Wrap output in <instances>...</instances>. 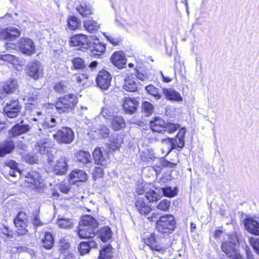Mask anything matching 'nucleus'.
<instances>
[{
    "label": "nucleus",
    "instance_id": "1",
    "mask_svg": "<svg viewBox=\"0 0 259 259\" xmlns=\"http://www.w3.org/2000/svg\"><path fill=\"white\" fill-rule=\"evenodd\" d=\"M5 177L11 182H14V179L18 176L22 179L25 178V181L34 185V188H38L41 183V179L39 174L35 171L30 172H22L18 167V164L14 160H10L5 163L4 166Z\"/></svg>",
    "mask_w": 259,
    "mask_h": 259
},
{
    "label": "nucleus",
    "instance_id": "2",
    "mask_svg": "<svg viewBox=\"0 0 259 259\" xmlns=\"http://www.w3.org/2000/svg\"><path fill=\"white\" fill-rule=\"evenodd\" d=\"M99 223L92 215L81 218L78 230V236L82 239L93 238L98 231Z\"/></svg>",
    "mask_w": 259,
    "mask_h": 259
},
{
    "label": "nucleus",
    "instance_id": "3",
    "mask_svg": "<svg viewBox=\"0 0 259 259\" xmlns=\"http://www.w3.org/2000/svg\"><path fill=\"white\" fill-rule=\"evenodd\" d=\"M150 126L153 131L162 134L166 133L172 134L180 127L178 124L166 122L159 118H155L151 120L150 122Z\"/></svg>",
    "mask_w": 259,
    "mask_h": 259
},
{
    "label": "nucleus",
    "instance_id": "4",
    "mask_svg": "<svg viewBox=\"0 0 259 259\" xmlns=\"http://www.w3.org/2000/svg\"><path fill=\"white\" fill-rule=\"evenodd\" d=\"M78 102L76 96L73 94L66 95L60 98L56 102L55 107L59 113L71 112L74 109Z\"/></svg>",
    "mask_w": 259,
    "mask_h": 259
},
{
    "label": "nucleus",
    "instance_id": "5",
    "mask_svg": "<svg viewBox=\"0 0 259 259\" xmlns=\"http://www.w3.org/2000/svg\"><path fill=\"white\" fill-rule=\"evenodd\" d=\"M176 221L172 215L160 217L156 222V228L158 232L162 234L171 233L175 228Z\"/></svg>",
    "mask_w": 259,
    "mask_h": 259
},
{
    "label": "nucleus",
    "instance_id": "6",
    "mask_svg": "<svg viewBox=\"0 0 259 259\" xmlns=\"http://www.w3.org/2000/svg\"><path fill=\"white\" fill-rule=\"evenodd\" d=\"M227 240L224 241L222 243L221 248L228 257L233 256L235 253L237 252L236 248L237 243L240 242V236L236 233L226 235Z\"/></svg>",
    "mask_w": 259,
    "mask_h": 259
},
{
    "label": "nucleus",
    "instance_id": "7",
    "mask_svg": "<svg viewBox=\"0 0 259 259\" xmlns=\"http://www.w3.org/2000/svg\"><path fill=\"white\" fill-rule=\"evenodd\" d=\"M92 36H87L82 34H76L71 37L70 44L71 46L78 47L79 50H86L90 48Z\"/></svg>",
    "mask_w": 259,
    "mask_h": 259
},
{
    "label": "nucleus",
    "instance_id": "8",
    "mask_svg": "<svg viewBox=\"0 0 259 259\" xmlns=\"http://www.w3.org/2000/svg\"><path fill=\"white\" fill-rule=\"evenodd\" d=\"M53 137L59 143L70 144L74 140V134L71 128L65 127L59 130Z\"/></svg>",
    "mask_w": 259,
    "mask_h": 259
},
{
    "label": "nucleus",
    "instance_id": "9",
    "mask_svg": "<svg viewBox=\"0 0 259 259\" xmlns=\"http://www.w3.org/2000/svg\"><path fill=\"white\" fill-rule=\"evenodd\" d=\"M21 106L18 99H11L4 107V111L6 115L9 118H14L20 112Z\"/></svg>",
    "mask_w": 259,
    "mask_h": 259
},
{
    "label": "nucleus",
    "instance_id": "10",
    "mask_svg": "<svg viewBox=\"0 0 259 259\" xmlns=\"http://www.w3.org/2000/svg\"><path fill=\"white\" fill-rule=\"evenodd\" d=\"M26 71L29 77L35 80L43 76V67L39 61H33L28 64Z\"/></svg>",
    "mask_w": 259,
    "mask_h": 259
},
{
    "label": "nucleus",
    "instance_id": "11",
    "mask_svg": "<svg viewBox=\"0 0 259 259\" xmlns=\"http://www.w3.org/2000/svg\"><path fill=\"white\" fill-rule=\"evenodd\" d=\"M27 217L26 214L23 212H20L14 220V224L17 228L16 231L19 235H25L27 232Z\"/></svg>",
    "mask_w": 259,
    "mask_h": 259
},
{
    "label": "nucleus",
    "instance_id": "12",
    "mask_svg": "<svg viewBox=\"0 0 259 259\" xmlns=\"http://www.w3.org/2000/svg\"><path fill=\"white\" fill-rule=\"evenodd\" d=\"M161 143L163 146L166 147V153L168 154L172 149L176 147L182 148L185 145L184 139L176 136V139H162Z\"/></svg>",
    "mask_w": 259,
    "mask_h": 259
},
{
    "label": "nucleus",
    "instance_id": "13",
    "mask_svg": "<svg viewBox=\"0 0 259 259\" xmlns=\"http://www.w3.org/2000/svg\"><path fill=\"white\" fill-rule=\"evenodd\" d=\"M90 46L89 49L90 50L92 56L96 57L102 55L105 51L106 46L105 44L101 42L99 39L95 36L91 37Z\"/></svg>",
    "mask_w": 259,
    "mask_h": 259
},
{
    "label": "nucleus",
    "instance_id": "14",
    "mask_svg": "<svg viewBox=\"0 0 259 259\" xmlns=\"http://www.w3.org/2000/svg\"><path fill=\"white\" fill-rule=\"evenodd\" d=\"M111 76L106 70L100 71L96 78L97 84L100 89L104 90H107L110 86Z\"/></svg>",
    "mask_w": 259,
    "mask_h": 259
},
{
    "label": "nucleus",
    "instance_id": "15",
    "mask_svg": "<svg viewBox=\"0 0 259 259\" xmlns=\"http://www.w3.org/2000/svg\"><path fill=\"white\" fill-rule=\"evenodd\" d=\"M20 51L27 56H31L34 53L35 46L33 41L28 38H22L19 41Z\"/></svg>",
    "mask_w": 259,
    "mask_h": 259
},
{
    "label": "nucleus",
    "instance_id": "16",
    "mask_svg": "<svg viewBox=\"0 0 259 259\" xmlns=\"http://www.w3.org/2000/svg\"><path fill=\"white\" fill-rule=\"evenodd\" d=\"M20 34L19 30L14 27L9 26L6 29H0V39L12 41Z\"/></svg>",
    "mask_w": 259,
    "mask_h": 259
},
{
    "label": "nucleus",
    "instance_id": "17",
    "mask_svg": "<svg viewBox=\"0 0 259 259\" xmlns=\"http://www.w3.org/2000/svg\"><path fill=\"white\" fill-rule=\"evenodd\" d=\"M139 106V102L134 98L125 97L122 104L123 110L127 114L134 113Z\"/></svg>",
    "mask_w": 259,
    "mask_h": 259
},
{
    "label": "nucleus",
    "instance_id": "18",
    "mask_svg": "<svg viewBox=\"0 0 259 259\" xmlns=\"http://www.w3.org/2000/svg\"><path fill=\"white\" fill-rule=\"evenodd\" d=\"M67 159L65 157H61L57 161L53 166V170L56 175H63L68 169Z\"/></svg>",
    "mask_w": 259,
    "mask_h": 259
},
{
    "label": "nucleus",
    "instance_id": "19",
    "mask_svg": "<svg viewBox=\"0 0 259 259\" xmlns=\"http://www.w3.org/2000/svg\"><path fill=\"white\" fill-rule=\"evenodd\" d=\"M111 60L112 64L119 69L124 68L126 59L122 51L115 52L112 56Z\"/></svg>",
    "mask_w": 259,
    "mask_h": 259
},
{
    "label": "nucleus",
    "instance_id": "20",
    "mask_svg": "<svg viewBox=\"0 0 259 259\" xmlns=\"http://www.w3.org/2000/svg\"><path fill=\"white\" fill-rule=\"evenodd\" d=\"M15 148L14 142L11 139L6 140L0 143V157H4L11 153Z\"/></svg>",
    "mask_w": 259,
    "mask_h": 259
},
{
    "label": "nucleus",
    "instance_id": "21",
    "mask_svg": "<svg viewBox=\"0 0 259 259\" xmlns=\"http://www.w3.org/2000/svg\"><path fill=\"white\" fill-rule=\"evenodd\" d=\"M71 184H76L77 182H85L87 179V174L82 170H74L69 175Z\"/></svg>",
    "mask_w": 259,
    "mask_h": 259
},
{
    "label": "nucleus",
    "instance_id": "22",
    "mask_svg": "<svg viewBox=\"0 0 259 259\" xmlns=\"http://www.w3.org/2000/svg\"><path fill=\"white\" fill-rule=\"evenodd\" d=\"M145 196L149 202H156L160 199L162 196L161 188H155L152 186V188H149L146 192Z\"/></svg>",
    "mask_w": 259,
    "mask_h": 259
},
{
    "label": "nucleus",
    "instance_id": "23",
    "mask_svg": "<svg viewBox=\"0 0 259 259\" xmlns=\"http://www.w3.org/2000/svg\"><path fill=\"white\" fill-rule=\"evenodd\" d=\"M245 229L252 234L259 235V223L253 219L248 218L244 221Z\"/></svg>",
    "mask_w": 259,
    "mask_h": 259
},
{
    "label": "nucleus",
    "instance_id": "24",
    "mask_svg": "<svg viewBox=\"0 0 259 259\" xmlns=\"http://www.w3.org/2000/svg\"><path fill=\"white\" fill-rule=\"evenodd\" d=\"M34 149L41 154L50 153L52 154L51 144L47 139L38 141L37 144L35 145Z\"/></svg>",
    "mask_w": 259,
    "mask_h": 259
},
{
    "label": "nucleus",
    "instance_id": "25",
    "mask_svg": "<svg viewBox=\"0 0 259 259\" xmlns=\"http://www.w3.org/2000/svg\"><path fill=\"white\" fill-rule=\"evenodd\" d=\"M75 157L78 162L83 166L89 167L92 163V157L90 153L85 151H80L75 154Z\"/></svg>",
    "mask_w": 259,
    "mask_h": 259
},
{
    "label": "nucleus",
    "instance_id": "26",
    "mask_svg": "<svg viewBox=\"0 0 259 259\" xmlns=\"http://www.w3.org/2000/svg\"><path fill=\"white\" fill-rule=\"evenodd\" d=\"M93 155L96 164L103 166L107 165L108 162L107 155L106 154L105 155L103 154L101 148H96L94 150Z\"/></svg>",
    "mask_w": 259,
    "mask_h": 259
},
{
    "label": "nucleus",
    "instance_id": "27",
    "mask_svg": "<svg viewBox=\"0 0 259 259\" xmlns=\"http://www.w3.org/2000/svg\"><path fill=\"white\" fill-rule=\"evenodd\" d=\"M163 94L165 95V98L168 100L177 102L183 100L180 94L173 89H163Z\"/></svg>",
    "mask_w": 259,
    "mask_h": 259
},
{
    "label": "nucleus",
    "instance_id": "28",
    "mask_svg": "<svg viewBox=\"0 0 259 259\" xmlns=\"http://www.w3.org/2000/svg\"><path fill=\"white\" fill-rule=\"evenodd\" d=\"M136 209L141 214L147 215L152 210L151 208L144 201L143 199L139 198L136 201Z\"/></svg>",
    "mask_w": 259,
    "mask_h": 259
},
{
    "label": "nucleus",
    "instance_id": "29",
    "mask_svg": "<svg viewBox=\"0 0 259 259\" xmlns=\"http://www.w3.org/2000/svg\"><path fill=\"white\" fill-rule=\"evenodd\" d=\"M30 127L28 124L19 125L18 124L14 125L9 132V134L15 137L24 134L28 132Z\"/></svg>",
    "mask_w": 259,
    "mask_h": 259
},
{
    "label": "nucleus",
    "instance_id": "30",
    "mask_svg": "<svg viewBox=\"0 0 259 259\" xmlns=\"http://www.w3.org/2000/svg\"><path fill=\"white\" fill-rule=\"evenodd\" d=\"M30 91H33L27 93L23 97V100L27 104L33 105L35 103L39 101V95L38 93L34 89H31Z\"/></svg>",
    "mask_w": 259,
    "mask_h": 259
},
{
    "label": "nucleus",
    "instance_id": "31",
    "mask_svg": "<svg viewBox=\"0 0 259 259\" xmlns=\"http://www.w3.org/2000/svg\"><path fill=\"white\" fill-rule=\"evenodd\" d=\"M54 243V239L52 234L49 232H45L41 239V244L42 246L46 249H51Z\"/></svg>",
    "mask_w": 259,
    "mask_h": 259
},
{
    "label": "nucleus",
    "instance_id": "32",
    "mask_svg": "<svg viewBox=\"0 0 259 259\" xmlns=\"http://www.w3.org/2000/svg\"><path fill=\"white\" fill-rule=\"evenodd\" d=\"M96 246L97 243L94 240L88 242L83 241L80 243L78 249L80 254L83 255L89 253L92 248H95Z\"/></svg>",
    "mask_w": 259,
    "mask_h": 259
},
{
    "label": "nucleus",
    "instance_id": "33",
    "mask_svg": "<svg viewBox=\"0 0 259 259\" xmlns=\"http://www.w3.org/2000/svg\"><path fill=\"white\" fill-rule=\"evenodd\" d=\"M137 82L135 78H131L129 76L124 79L123 89L128 92H133L137 90Z\"/></svg>",
    "mask_w": 259,
    "mask_h": 259
},
{
    "label": "nucleus",
    "instance_id": "34",
    "mask_svg": "<svg viewBox=\"0 0 259 259\" xmlns=\"http://www.w3.org/2000/svg\"><path fill=\"white\" fill-rule=\"evenodd\" d=\"M56 224L61 228L68 229L73 227L74 221L71 219L61 218L57 219Z\"/></svg>",
    "mask_w": 259,
    "mask_h": 259
},
{
    "label": "nucleus",
    "instance_id": "35",
    "mask_svg": "<svg viewBox=\"0 0 259 259\" xmlns=\"http://www.w3.org/2000/svg\"><path fill=\"white\" fill-rule=\"evenodd\" d=\"M112 236V232L109 227L102 228L99 232V237L103 242L110 240Z\"/></svg>",
    "mask_w": 259,
    "mask_h": 259
},
{
    "label": "nucleus",
    "instance_id": "36",
    "mask_svg": "<svg viewBox=\"0 0 259 259\" xmlns=\"http://www.w3.org/2000/svg\"><path fill=\"white\" fill-rule=\"evenodd\" d=\"M113 256V248L110 245H107L100 250L99 258L100 259H111Z\"/></svg>",
    "mask_w": 259,
    "mask_h": 259
},
{
    "label": "nucleus",
    "instance_id": "37",
    "mask_svg": "<svg viewBox=\"0 0 259 259\" xmlns=\"http://www.w3.org/2000/svg\"><path fill=\"white\" fill-rule=\"evenodd\" d=\"M61 119L60 117L52 115L47 117L45 121L44 126L47 127H54L60 124Z\"/></svg>",
    "mask_w": 259,
    "mask_h": 259
},
{
    "label": "nucleus",
    "instance_id": "38",
    "mask_svg": "<svg viewBox=\"0 0 259 259\" xmlns=\"http://www.w3.org/2000/svg\"><path fill=\"white\" fill-rule=\"evenodd\" d=\"M111 120L112 127L114 130H119L124 127L125 125V122L123 117L121 116L114 115Z\"/></svg>",
    "mask_w": 259,
    "mask_h": 259
},
{
    "label": "nucleus",
    "instance_id": "39",
    "mask_svg": "<svg viewBox=\"0 0 259 259\" xmlns=\"http://www.w3.org/2000/svg\"><path fill=\"white\" fill-rule=\"evenodd\" d=\"M76 10L83 17H87L92 14V8L89 5L82 3L76 7Z\"/></svg>",
    "mask_w": 259,
    "mask_h": 259
},
{
    "label": "nucleus",
    "instance_id": "40",
    "mask_svg": "<svg viewBox=\"0 0 259 259\" xmlns=\"http://www.w3.org/2000/svg\"><path fill=\"white\" fill-rule=\"evenodd\" d=\"M84 27L90 32H94L99 28L98 23L93 20H88L84 22Z\"/></svg>",
    "mask_w": 259,
    "mask_h": 259
},
{
    "label": "nucleus",
    "instance_id": "41",
    "mask_svg": "<svg viewBox=\"0 0 259 259\" xmlns=\"http://www.w3.org/2000/svg\"><path fill=\"white\" fill-rule=\"evenodd\" d=\"M154 110L153 105L149 102L144 101L142 106V111L145 116H148L152 114Z\"/></svg>",
    "mask_w": 259,
    "mask_h": 259
},
{
    "label": "nucleus",
    "instance_id": "42",
    "mask_svg": "<svg viewBox=\"0 0 259 259\" xmlns=\"http://www.w3.org/2000/svg\"><path fill=\"white\" fill-rule=\"evenodd\" d=\"M68 27L72 30H74L80 26V22L77 18L75 16H70L67 20Z\"/></svg>",
    "mask_w": 259,
    "mask_h": 259
},
{
    "label": "nucleus",
    "instance_id": "43",
    "mask_svg": "<svg viewBox=\"0 0 259 259\" xmlns=\"http://www.w3.org/2000/svg\"><path fill=\"white\" fill-rule=\"evenodd\" d=\"M147 92L152 95L157 100L161 98L162 96L159 93L158 89L154 85L150 84L147 85L146 88Z\"/></svg>",
    "mask_w": 259,
    "mask_h": 259
},
{
    "label": "nucleus",
    "instance_id": "44",
    "mask_svg": "<svg viewBox=\"0 0 259 259\" xmlns=\"http://www.w3.org/2000/svg\"><path fill=\"white\" fill-rule=\"evenodd\" d=\"M111 143L109 144V149L113 151L119 149L120 146L123 143V140L120 137H117L113 138L110 140Z\"/></svg>",
    "mask_w": 259,
    "mask_h": 259
},
{
    "label": "nucleus",
    "instance_id": "45",
    "mask_svg": "<svg viewBox=\"0 0 259 259\" xmlns=\"http://www.w3.org/2000/svg\"><path fill=\"white\" fill-rule=\"evenodd\" d=\"M161 190L162 194L166 197H173L177 194L176 188L172 189L170 187H166L161 189Z\"/></svg>",
    "mask_w": 259,
    "mask_h": 259
},
{
    "label": "nucleus",
    "instance_id": "46",
    "mask_svg": "<svg viewBox=\"0 0 259 259\" xmlns=\"http://www.w3.org/2000/svg\"><path fill=\"white\" fill-rule=\"evenodd\" d=\"M101 115L105 118L109 120L112 119V117L114 116L112 109L110 107L107 106L104 107L102 108Z\"/></svg>",
    "mask_w": 259,
    "mask_h": 259
},
{
    "label": "nucleus",
    "instance_id": "47",
    "mask_svg": "<svg viewBox=\"0 0 259 259\" xmlns=\"http://www.w3.org/2000/svg\"><path fill=\"white\" fill-rule=\"evenodd\" d=\"M54 88L55 91L58 93H65L68 91V85L66 81H61L56 84Z\"/></svg>",
    "mask_w": 259,
    "mask_h": 259
},
{
    "label": "nucleus",
    "instance_id": "48",
    "mask_svg": "<svg viewBox=\"0 0 259 259\" xmlns=\"http://www.w3.org/2000/svg\"><path fill=\"white\" fill-rule=\"evenodd\" d=\"M0 60L11 63L13 65H16L18 62L17 58L10 54L0 55Z\"/></svg>",
    "mask_w": 259,
    "mask_h": 259
},
{
    "label": "nucleus",
    "instance_id": "49",
    "mask_svg": "<svg viewBox=\"0 0 259 259\" xmlns=\"http://www.w3.org/2000/svg\"><path fill=\"white\" fill-rule=\"evenodd\" d=\"M17 87V85L15 83V81L13 80L12 81L10 82L9 83H7L4 85L3 91L5 94L13 93L15 91Z\"/></svg>",
    "mask_w": 259,
    "mask_h": 259
},
{
    "label": "nucleus",
    "instance_id": "50",
    "mask_svg": "<svg viewBox=\"0 0 259 259\" xmlns=\"http://www.w3.org/2000/svg\"><path fill=\"white\" fill-rule=\"evenodd\" d=\"M75 69H82L85 67L84 61L80 58L76 57L72 60Z\"/></svg>",
    "mask_w": 259,
    "mask_h": 259
},
{
    "label": "nucleus",
    "instance_id": "51",
    "mask_svg": "<svg viewBox=\"0 0 259 259\" xmlns=\"http://www.w3.org/2000/svg\"><path fill=\"white\" fill-rule=\"evenodd\" d=\"M170 204V201L167 199H163L158 204L157 208L163 211H166L168 210Z\"/></svg>",
    "mask_w": 259,
    "mask_h": 259
},
{
    "label": "nucleus",
    "instance_id": "52",
    "mask_svg": "<svg viewBox=\"0 0 259 259\" xmlns=\"http://www.w3.org/2000/svg\"><path fill=\"white\" fill-rule=\"evenodd\" d=\"M151 186V185L147 184L145 183H141L137 185L136 191L138 195H142L148 190L149 187Z\"/></svg>",
    "mask_w": 259,
    "mask_h": 259
},
{
    "label": "nucleus",
    "instance_id": "53",
    "mask_svg": "<svg viewBox=\"0 0 259 259\" xmlns=\"http://www.w3.org/2000/svg\"><path fill=\"white\" fill-rule=\"evenodd\" d=\"M258 236V237L250 238L249 241L256 252L259 254V235Z\"/></svg>",
    "mask_w": 259,
    "mask_h": 259
},
{
    "label": "nucleus",
    "instance_id": "54",
    "mask_svg": "<svg viewBox=\"0 0 259 259\" xmlns=\"http://www.w3.org/2000/svg\"><path fill=\"white\" fill-rule=\"evenodd\" d=\"M156 241L155 236L152 234L147 235L146 237L144 238V243L150 247Z\"/></svg>",
    "mask_w": 259,
    "mask_h": 259
},
{
    "label": "nucleus",
    "instance_id": "55",
    "mask_svg": "<svg viewBox=\"0 0 259 259\" xmlns=\"http://www.w3.org/2000/svg\"><path fill=\"white\" fill-rule=\"evenodd\" d=\"M166 248L167 247L164 246L159 244L157 241L150 247V248L152 250H155L156 251L161 252L162 253H164Z\"/></svg>",
    "mask_w": 259,
    "mask_h": 259
},
{
    "label": "nucleus",
    "instance_id": "56",
    "mask_svg": "<svg viewBox=\"0 0 259 259\" xmlns=\"http://www.w3.org/2000/svg\"><path fill=\"white\" fill-rule=\"evenodd\" d=\"M87 78L88 76L85 74H75L73 76V81H76L78 84H80L82 82L84 83Z\"/></svg>",
    "mask_w": 259,
    "mask_h": 259
},
{
    "label": "nucleus",
    "instance_id": "57",
    "mask_svg": "<svg viewBox=\"0 0 259 259\" xmlns=\"http://www.w3.org/2000/svg\"><path fill=\"white\" fill-rule=\"evenodd\" d=\"M59 189L61 192L67 194L70 191V188L68 184L62 182L59 185Z\"/></svg>",
    "mask_w": 259,
    "mask_h": 259
},
{
    "label": "nucleus",
    "instance_id": "58",
    "mask_svg": "<svg viewBox=\"0 0 259 259\" xmlns=\"http://www.w3.org/2000/svg\"><path fill=\"white\" fill-rule=\"evenodd\" d=\"M99 134L103 138H107L109 136V130L106 126L102 125L99 130Z\"/></svg>",
    "mask_w": 259,
    "mask_h": 259
},
{
    "label": "nucleus",
    "instance_id": "59",
    "mask_svg": "<svg viewBox=\"0 0 259 259\" xmlns=\"http://www.w3.org/2000/svg\"><path fill=\"white\" fill-rule=\"evenodd\" d=\"M225 236H226V234H225L224 232L221 230H216L214 234V237L217 239H221V237H223L225 239H227V237L225 238Z\"/></svg>",
    "mask_w": 259,
    "mask_h": 259
},
{
    "label": "nucleus",
    "instance_id": "60",
    "mask_svg": "<svg viewBox=\"0 0 259 259\" xmlns=\"http://www.w3.org/2000/svg\"><path fill=\"white\" fill-rule=\"evenodd\" d=\"M107 39L112 44L114 45H117L120 40L118 38L113 37L111 36H105Z\"/></svg>",
    "mask_w": 259,
    "mask_h": 259
},
{
    "label": "nucleus",
    "instance_id": "61",
    "mask_svg": "<svg viewBox=\"0 0 259 259\" xmlns=\"http://www.w3.org/2000/svg\"><path fill=\"white\" fill-rule=\"evenodd\" d=\"M6 50L11 52V50H15L17 48V46L13 43L6 42L5 45Z\"/></svg>",
    "mask_w": 259,
    "mask_h": 259
},
{
    "label": "nucleus",
    "instance_id": "62",
    "mask_svg": "<svg viewBox=\"0 0 259 259\" xmlns=\"http://www.w3.org/2000/svg\"><path fill=\"white\" fill-rule=\"evenodd\" d=\"M3 233L7 237H10L12 236V231L9 230V228L7 226H4L2 229Z\"/></svg>",
    "mask_w": 259,
    "mask_h": 259
},
{
    "label": "nucleus",
    "instance_id": "63",
    "mask_svg": "<svg viewBox=\"0 0 259 259\" xmlns=\"http://www.w3.org/2000/svg\"><path fill=\"white\" fill-rule=\"evenodd\" d=\"M33 224L35 227H38L43 225V223L40 221V219L38 218V215L36 214V215L35 216L33 221Z\"/></svg>",
    "mask_w": 259,
    "mask_h": 259
},
{
    "label": "nucleus",
    "instance_id": "64",
    "mask_svg": "<svg viewBox=\"0 0 259 259\" xmlns=\"http://www.w3.org/2000/svg\"><path fill=\"white\" fill-rule=\"evenodd\" d=\"M159 213L157 212H153L151 215L149 216L147 219L150 222L155 221L158 218Z\"/></svg>",
    "mask_w": 259,
    "mask_h": 259
}]
</instances>
